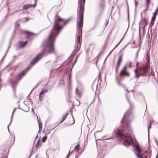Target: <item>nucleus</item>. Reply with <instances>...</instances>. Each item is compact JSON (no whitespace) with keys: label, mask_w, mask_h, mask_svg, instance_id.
<instances>
[{"label":"nucleus","mask_w":158,"mask_h":158,"mask_svg":"<svg viewBox=\"0 0 158 158\" xmlns=\"http://www.w3.org/2000/svg\"><path fill=\"white\" fill-rule=\"evenodd\" d=\"M67 22L60 18H59L58 19L54 22L53 30L50 34L48 38V53L54 52V44L56 38L63 26L66 24Z\"/></svg>","instance_id":"f257e3e1"},{"label":"nucleus","mask_w":158,"mask_h":158,"mask_svg":"<svg viewBox=\"0 0 158 158\" xmlns=\"http://www.w3.org/2000/svg\"><path fill=\"white\" fill-rule=\"evenodd\" d=\"M85 0H78L79 8L80 20L77 24V29L79 32L81 34L83 24V14L84 11L85 4Z\"/></svg>","instance_id":"f03ea898"},{"label":"nucleus","mask_w":158,"mask_h":158,"mask_svg":"<svg viewBox=\"0 0 158 158\" xmlns=\"http://www.w3.org/2000/svg\"><path fill=\"white\" fill-rule=\"evenodd\" d=\"M149 67L148 65H143L141 67H137L134 71L135 77L138 79L140 76H144L148 74Z\"/></svg>","instance_id":"7ed1b4c3"},{"label":"nucleus","mask_w":158,"mask_h":158,"mask_svg":"<svg viewBox=\"0 0 158 158\" xmlns=\"http://www.w3.org/2000/svg\"><path fill=\"white\" fill-rule=\"evenodd\" d=\"M123 140V144L126 146L130 145L133 142L132 137L129 134H125L124 138L122 139Z\"/></svg>","instance_id":"20e7f679"},{"label":"nucleus","mask_w":158,"mask_h":158,"mask_svg":"<svg viewBox=\"0 0 158 158\" xmlns=\"http://www.w3.org/2000/svg\"><path fill=\"white\" fill-rule=\"evenodd\" d=\"M115 136L120 139H123L125 135V134H123V131L121 130H115L114 131Z\"/></svg>","instance_id":"39448f33"},{"label":"nucleus","mask_w":158,"mask_h":158,"mask_svg":"<svg viewBox=\"0 0 158 158\" xmlns=\"http://www.w3.org/2000/svg\"><path fill=\"white\" fill-rule=\"evenodd\" d=\"M119 75L121 77L123 76L127 77L129 76L130 74L127 70V67L126 65L124 66L121 70Z\"/></svg>","instance_id":"423d86ee"},{"label":"nucleus","mask_w":158,"mask_h":158,"mask_svg":"<svg viewBox=\"0 0 158 158\" xmlns=\"http://www.w3.org/2000/svg\"><path fill=\"white\" fill-rule=\"evenodd\" d=\"M44 55V53L43 52H41L38 54L31 61V64L32 65H34Z\"/></svg>","instance_id":"0eeeda50"},{"label":"nucleus","mask_w":158,"mask_h":158,"mask_svg":"<svg viewBox=\"0 0 158 158\" xmlns=\"http://www.w3.org/2000/svg\"><path fill=\"white\" fill-rule=\"evenodd\" d=\"M123 55H121L118 57L117 64L115 68L116 73H117L122 60Z\"/></svg>","instance_id":"6e6552de"},{"label":"nucleus","mask_w":158,"mask_h":158,"mask_svg":"<svg viewBox=\"0 0 158 158\" xmlns=\"http://www.w3.org/2000/svg\"><path fill=\"white\" fill-rule=\"evenodd\" d=\"M29 68H27L26 69L23 70L21 72L19 75L18 77L19 79H21L27 73V72L29 70Z\"/></svg>","instance_id":"1a4fd4ad"},{"label":"nucleus","mask_w":158,"mask_h":158,"mask_svg":"<svg viewBox=\"0 0 158 158\" xmlns=\"http://www.w3.org/2000/svg\"><path fill=\"white\" fill-rule=\"evenodd\" d=\"M37 0H35V4L34 5L27 4L23 6V9L26 10L31 7H35L36 5Z\"/></svg>","instance_id":"9d476101"},{"label":"nucleus","mask_w":158,"mask_h":158,"mask_svg":"<svg viewBox=\"0 0 158 158\" xmlns=\"http://www.w3.org/2000/svg\"><path fill=\"white\" fill-rule=\"evenodd\" d=\"M148 23V19H144L141 22L140 25L142 26V27L143 28H144Z\"/></svg>","instance_id":"9b49d317"},{"label":"nucleus","mask_w":158,"mask_h":158,"mask_svg":"<svg viewBox=\"0 0 158 158\" xmlns=\"http://www.w3.org/2000/svg\"><path fill=\"white\" fill-rule=\"evenodd\" d=\"M150 2L151 0H146L145 6L146 9H144L143 11V13H146V12L148 10L149 7V4L150 3Z\"/></svg>","instance_id":"f8f14e48"},{"label":"nucleus","mask_w":158,"mask_h":158,"mask_svg":"<svg viewBox=\"0 0 158 158\" xmlns=\"http://www.w3.org/2000/svg\"><path fill=\"white\" fill-rule=\"evenodd\" d=\"M136 155L139 158H146V156L143 155V154L141 153V150L136 152Z\"/></svg>","instance_id":"ddd939ff"},{"label":"nucleus","mask_w":158,"mask_h":158,"mask_svg":"<svg viewBox=\"0 0 158 158\" xmlns=\"http://www.w3.org/2000/svg\"><path fill=\"white\" fill-rule=\"evenodd\" d=\"M48 91V90L47 89H44L42 90L41 92L40 93L39 95V99L40 101H41L43 98H41L42 97H43V94Z\"/></svg>","instance_id":"4468645a"},{"label":"nucleus","mask_w":158,"mask_h":158,"mask_svg":"<svg viewBox=\"0 0 158 158\" xmlns=\"http://www.w3.org/2000/svg\"><path fill=\"white\" fill-rule=\"evenodd\" d=\"M19 44V47L20 48H23L27 44V41H26L24 42H23L22 41H19L18 43Z\"/></svg>","instance_id":"2eb2a0df"},{"label":"nucleus","mask_w":158,"mask_h":158,"mask_svg":"<svg viewBox=\"0 0 158 158\" xmlns=\"http://www.w3.org/2000/svg\"><path fill=\"white\" fill-rule=\"evenodd\" d=\"M25 34L27 35L26 38H28L33 36L34 34L33 33L28 31H25Z\"/></svg>","instance_id":"dca6fc26"},{"label":"nucleus","mask_w":158,"mask_h":158,"mask_svg":"<svg viewBox=\"0 0 158 158\" xmlns=\"http://www.w3.org/2000/svg\"><path fill=\"white\" fill-rule=\"evenodd\" d=\"M68 114V113H66L63 115L62 119L60 122V123H62L65 119Z\"/></svg>","instance_id":"f3484780"},{"label":"nucleus","mask_w":158,"mask_h":158,"mask_svg":"<svg viewBox=\"0 0 158 158\" xmlns=\"http://www.w3.org/2000/svg\"><path fill=\"white\" fill-rule=\"evenodd\" d=\"M41 145V144L40 141V139H39L37 141V142L35 144V147L36 148H37L39 147Z\"/></svg>","instance_id":"a211bd4d"},{"label":"nucleus","mask_w":158,"mask_h":158,"mask_svg":"<svg viewBox=\"0 0 158 158\" xmlns=\"http://www.w3.org/2000/svg\"><path fill=\"white\" fill-rule=\"evenodd\" d=\"M76 93L79 96H81V92L77 89L76 88Z\"/></svg>","instance_id":"6ab92c4d"},{"label":"nucleus","mask_w":158,"mask_h":158,"mask_svg":"<svg viewBox=\"0 0 158 158\" xmlns=\"http://www.w3.org/2000/svg\"><path fill=\"white\" fill-rule=\"evenodd\" d=\"M80 148V144H78L77 145H76L74 147V149L75 151H77L78 152L79 150V148Z\"/></svg>","instance_id":"aec40b11"},{"label":"nucleus","mask_w":158,"mask_h":158,"mask_svg":"<svg viewBox=\"0 0 158 158\" xmlns=\"http://www.w3.org/2000/svg\"><path fill=\"white\" fill-rule=\"evenodd\" d=\"M81 36L79 35L77 38V42L78 44H79L80 43V40L81 39Z\"/></svg>","instance_id":"412c9836"},{"label":"nucleus","mask_w":158,"mask_h":158,"mask_svg":"<svg viewBox=\"0 0 158 158\" xmlns=\"http://www.w3.org/2000/svg\"><path fill=\"white\" fill-rule=\"evenodd\" d=\"M47 138H48V137L47 136H44L42 139V142L43 143L44 142L47 140Z\"/></svg>","instance_id":"4be33fe9"},{"label":"nucleus","mask_w":158,"mask_h":158,"mask_svg":"<svg viewBox=\"0 0 158 158\" xmlns=\"http://www.w3.org/2000/svg\"><path fill=\"white\" fill-rule=\"evenodd\" d=\"M156 17L153 16L151 20L152 23H154L155 22Z\"/></svg>","instance_id":"5701e85b"},{"label":"nucleus","mask_w":158,"mask_h":158,"mask_svg":"<svg viewBox=\"0 0 158 158\" xmlns=\"http://www.w3.org/2000/svg\"><path fill=\"white\" fill-rule=\"evenodd\" d=\"M135 148L137 150V151H140L141 150L140 148H139V146L137 145H136L135 146Z\"/></svg>","instance_id":"b1692460"},{"label":"nucleus","mask_w":158,"mask_h":158,"mask_svg":"<svg viewBox=\"0 0 158 158\" xmlns=\"http://www.w3.org/2000/svg\"><path fill=\"white\" fill-rule=\"evenodd\" d=\"M153 121H150V123L148 127V131H149V129L151 127V125H152V123Z\"/></svg>","instance_id":"393cba45"},{"label":"nucleus","mask_w":158,"mask_h":158,"mask_svg":"<svg viewBox=\"0 0 158 158\" xmlns=\"http://www.w3.org/2000/svg\"><path fill=\"white\" fill-rule=\"evenodd\" d=\"M101 78V74H100V73L99 72V74H98V81Z\"/></svg>","instance_id":"a878e982"},{"label":"nucleus","mask_w":158,"mask_h":158,"mask_svg":"<svg viewBox=\"0 0 158 158\" xmlns=\"http://www.w3.org/2000/svg\"><path fill=\"white\" fill-rule=\"evenodd\" d=\"M129 67L131 68L132 66V62H130L129 63Z\"/></svg>","instance_id":"bb28decb"},{"label":"nucleus","mask_w":158,"mask_h":158,"mask_svg":"<svg viewBox=\"0 0 158 158\" xmlns=\"http://www.w3.org/2000/svg\"><path fill=\"white\" fill-rule=\"evenodd\" d=\"M108 23H109L108 20H106V21L105 23V25L106 26L107 25V24Z\"/></svg>","instance_id":"cd10ccee"},{"label":"nucleus","mask_w":158,"mask_h":158,"mask_svg":"<svg viewBox=\"0 0 158 158\" xmlns=\"http://www.w3.org/2000/svg\"><path fill=\"white\" fill-rule=\"evenodd\" d=\"M157 15V13L156 12H155L154 13V14H153V15L154 16H155V17H156V16Z\"/></svg>","instance_id":"c85d7f7f"},{"label":"nucleus","mask_w":158,"mask_h":158,"mask_svg":"<svg viewBox=\"0 0 158 158\" xmlns=\"http://www.w3.org/2000/svg\"><path fill=\"white\" fill-rule=\"evenodd\" d=\"M135 7H136L138 5V3L136 2V0H135Z\"/></svg>","instance_id":"c756f323"},{"label":"nucleus","mask_w":158,"mask_h":158,"mask_svg":"<svg viewBox=\"0 0 158 158\" xmlns=\"http://www.w3.org/2000/svg\"><path fill=\"white\" fill-rule=\"evenodd\" d=\"M61 83L63 85L64 84V80H62L61 81Z\"/></svg>","instance_id":"7c9ffc66"},{"label":"nucleus","mask_w":158,"mask_h":158,"mask_svg":"<svg viewBox=\"0 0 158 158\" xmlns=\"http://www.w3.org/2000/svg\"><path fill=\"white\" fill-rule=\"evenodd\" d=\"M155 12H156L157 13H158V8H157V9L156 10V11Z\"/></svg>","instance_id":"2f4dec72"},{"label":"nucleus","mask_w":158,"mask_h":158,"mask_svg":"<svg viewBox=\"0 0 158 158\" xmlns=\"http://www.w3.org/2000/svg\"><path fill=\"white\" fill-rule=\"evenodd\" d=\"M39 126L40 128L41 127L42 128V126L40 124L39 125Z\"/></svg>","instance_id":"473e14b6"},{"label":"nucleus","mask_w":158,"mask_h":158,"mask_svg":"<svg viewBox=\"0 0 158 158\" xmlns=\"http://www.w3.org/2000/svg\"><path fill=\"white\" fill-rule=\"evenodd\" d=\"M138 63L137 62V63H136V65L137 66L138 65Z\"/></svg>","instance_id":"72a5a7b5"}]
</instances>
